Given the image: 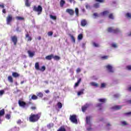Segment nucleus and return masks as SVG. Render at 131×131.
Returning a JSON list of instances; mask_svg holds the SVG:
<instances>
[{
	"mask_svg": "<svg viewBox=\"0 0 131 131\" xmlns=\"http://www.w3.org/2000/svg\"><path fill=\"white\" fill-rule=\"evenodd\" d=\"M28 53L29 54V57H33V56H34V53L33 52H31V51H30V50L28 51Z\"/></svg>",
	"mask_w": 131,
	"mask_h": 131,
	"instance_id": "nucleus-26",
	"label": "nucleus"
},
{
	"mask_svg": "<svg viewBox=\"0 0 131 131\" xmlns=\"http://www.w3.org/2000/svg\"><path fill=\"white\" fill-rule=\"evenodd\" d=\"M65 4H66L65 1H64V0L60 1V7H64V5H65Z\"/></svg>",
	"mask_w": 131,
	"mask_h": 131,
	"instance_id": "nucleus-27",
	"label": "nucleus"
},
{
	"mask_svg": "<svg viewBox=\"0 0 131 131\" xmlns=\"http://www.w3.org/2000/svg\"><path fill=\"white\" fill-rule=\"evenodd\" d=\"M126 68L127 69V70L131 71V66H127Z\"/></svg>",
	"mask_w": 131,
	"mask_h": 131,
	"instance_id": "nucleus-45",
	"label": "nucleus"
},
{
	"mask_svg": "<svg viewBox=\"0 0 131 131\" xmlns=\"http://www.w3.org/2000/svg\"><path fill=\"white\" fill-rule=\"evenodd\" d=\"M91 85L92 86H95V88H98L99 86V84L95 82H92L90 83Z\"/></svg>",
	"mask_w": 131,
	"mask_h": 131,
	"instance_id": "nucleus-19",
	"label": "nucleus"
},
{
	"mask_svg": "<svg viewBox=\"0 0 131 131\" xmlns=\"http://www.w3.org/2000/svg\"><path fill=\"white\" fill-rule=\"evenodd\" d=\"M8 80L9 81V82H11V83H13L14 82V80H13V77L11 76H9L8 77Z\"/></svg>",
	"mask_w": 131,
	"mask_h": 131,
	"instance_id": "nucleus-20",
	"label": "nucleus"
},
{
	"mask_svg": "<svg viewBox=\"0 0 131 131\" xmlns=\"http://www.w3.org/2000/svg\"><path fill=\"white\" fill-rule=\"evenodd\" d=\"M122 108V106L121 105H115L112 107V109H113L114 110H120Z\"/></svg>",
	"mask_w": 131,
	"mask_h": 131,
	"instance_id": "nucleus-11",
	"label": "nucleus"
},
{
	"mask_svg": "<svg viewBox=\"0 0 131 131\" xmlns=\"http://www.w3.org/2000/svg\"><path fill=\"white\" fill-rule=\"evenodd\" d=\"M93 15L95 16V17H97V16H98V13H95L93 14Z\"/></svg>",
	"mask_w": 131,
	"mask_h": 131,
	"instance_id": "nucleus-60",
	"label": "nucleus"
},
{
	"mask_svg": "<svg viewBox=\"0 0 131 131\" xmlns=\"http://www.w3.org/2000/svg\"><path fill=\"white\" fill-rule=\"evenodd\" d=\"M67 13H68L70 16H73L74 15V10L71 9H67L66 10Z\"/></svg>",
	"mask_w": 131,
	"mask_h": 131,
	"instance_id": "nucleus-10",
	"label": "nucleus"
},
{
	"mask_svg": "<svg viewBox=\"0 0 131 131\" xmlns=\"http://www.w3.org/2000/svg\"><path fill=\"white\" fill-rule=\"evenodd\" d=\"M11 40L13 42L14 46H17V42H18V37L16 35H14L11 37Z\"/></svg>",
	"mask_w": 131,
	"mask_h": 131,
	"instance_id": "nucleus-6",
	"label": "nucleus"
},
{
	"mask_svg": "<svg viewBox=\"0 0 131 131\" xmlns=\"http://www.w3.org/2000/svg\"><path fill=\"white\" fill-rule=\"evenodd\" d=\"M0 8L4 9V8H5V6L4 5H0Z\"/></svg>",
	"mask_w": 131,
	"mask_h": 131,
	"instance_id": "nucleus-59",
	"label": "nucleus"
},
{
	"mask_svg": "<svg viewBox=\"0 0 131 131\" xmlns=\"http://www.w3.org/2000/svg\"><path fill=\"white\" fill-rule=\"evenodd\" d=\"M91 118H92L91 116H87L86 117V122L87 123V124H89V125H91Z\"/></svg>",
	"mask_w": 131,
	"mask_h": 131,
	"instance_id": "nucleus-12",
	"label": "nucleus"
},
{
	"mask_svg": "<svg viewBox=\"0 0 131 131\" xmlns=\"http://www.w3.org/2000/svg\"><path fill=\"white\" fill-rule=\"evenodd\" d=\"M127 103H128V104H131V99L129 100H128V101H127Z\"/></svg>",
	"mask_w": 131,
	"mask_h": 131,
	"instance_id": "nucleus-63",
	"label": "nucleus"
},
{
	"mask_svg": "<svg viewBox=\"0 0 131 131\" xmlns=\"http://www.w3.org/2000/svg\"><path fill=\"white\" fill-rule=\"evenodd\" d=\"M127 91H128V92H131V86L129 87V88L127 89Z\"/></svg>",
	"mask_w": 131,
	"mask_h": 131,
	"instance_id": "nucleus-61",
	"label": "nucleus"
},
{
	"mask_svg": "<svg viewBox=\"0 0 131 131\" xmlns=\"http://www.w3.org/2000/svg\"><path fill=\"white\" fill-rule=\"evenodd\" d=\"M81 71V70H80V68H78L76 70V72L77 73H79V72H80Z\"/></svg>",
	"mask_w": 131,
	"mask_h": 131,
	"instance_id": "nucleus-54",
	"label": "nucleus"
},
{
	"mask_svg": "<svg viewBox=\"0 0 131 131\" xmlns=\"http://www.w3.org/2000/svg\"><path fill=\"white\" fill-rule=\"evenodd\" d=\"M45 93L46 94H49V93H50V90H46V91H45Z\"/></svg>",
	"mask_w": 131,
	"mask_h": 131,
	"instance_id": "nucleus-62",
	"label": "nucleus"
},
{
	"mask_svg": "<svg viewBox=\"0 0 131 131\" xmlns=\"http://www.w3.org/2000/svg\"><path fill=\"white\" fill-rule=\"evenodd\" d=\"M98 101L100 103H97L96 104V107L97 108H99L98 110L99 111H101V110H102V109H103V107L102 106V105H103V104L106 103V101H107V99H106L105 98H100V99H98Z\"/></svg>",
	"mask_w": 131,
	"mask_h": 131,
	"instance_id": "nucleus-2",
	"label": "nucleus"
},
{
	"mask_svg": "<svg viewBox=\"0 0 131 131\" xmlns=\"http://www.w3.org/2000/svg\"><path fill=\"white\" fill-rule=\"evenodd\" d=\"M87 129H88V131H91V130H92V128L91 127H89Z\"/></svg>",
	"mask_w": 131,
	"mask_h": 131,
	"instance_id": "nucleus-64",
	"label": "nucleus"
},
{
	"mask_svg": "<svg viewBox=\"0 0 131 131\" xmlns=\"http://www.w3.org/2000/svg\"><path fill=\"white\" fill-rule=\"evenodd\" d=\"M95 2H98V3H104V0H95Z\"/></svg>",
	"mask_w": 131,
	"mask_h": 131,
	"instance_id": "nucleus-51",
	"label": "nucleus"
},
{
	"mask_svg": "<svg viewBox=\"0 0 131 131\" xmlns=\"http://www.w3.org/2000/svg\"><path fill=\"white\" fill-rule=\"evenodd\" d=\"M40 70V71H45V70H46V67L42 66L41 68L40 69V70Z\"/></svg>",
	"mask_w": 131,
	"mask_h": 131,
	"instance_id": "nucleus-42",
	"label": "nucleus"
},
{
	"mask_svg": "<svg viewBox=\"0 0 131 131\" xmlns=\"http://www.w3.org/2000/svg\"><path fill=\"white\" fill-rule=\"evenodd\" d=\"M108 14H109L108 11H104L103 12H101L100 15H101V16H106V15H108Z\"/></svg>",
	"mask_w": 131,
	"mask_h": 131,
	"instance_id": "nucleus-21",
	"label": "nucleus"
},
{
	"mask_svg": "<svg viewBox=\"0 0 131 131\" xmlns=\"http://www.w3.org/2000/svg\"><path fill=\"white\" fill-rule=\"evenodd\" d=\"M35 68L36 70H40V69L39 68V63L36 62L35 64Z\"/></svg>",
	"mask_w": 131,
	"mask_h": 131,
	"instance_id": "nucleus-18",
	"label": "nucleus"
},
{
	"mask_svg": "<svg viewBox=\"0 0 131 131\" xmlns=\"http://www.w3.org/2000/svg\"><path fill=\"white\" fill-rule=\"evenodd\" d=\"M53 58V54H51L50 55L47 56L45 57V59L46 60H52Z\"/></svg>",
	"mask_w": 131,
	"mask_h": 131,
	"instance_id": "nucleus-16",
	"label": "nucleus"
},
{
	"mask_svg": "<svg viewBox=\"0 0 131 131\" xmlns=\"http://www.w3.org/2000/svg\"><path fill=\"white\" fill-rule=\"evenodd\" d=\"M69 2L71 4H76V2H75V0H69Z\"/></svg>",
	"mask_w": 131,
	"mask_h": 131,
	"instance_id": "nucleus-50",
	"label": "nucleus"
},
{
	"mask_svg": "<svg viewBox=\"0 0 131 131\" xmlns=\"http://www.w3.org/2000/svg\"><path fill=\"white\" fill-rule=\"evenodd\" d=\"M70 120L72 122H73V123H77V119H76V115H71L70 117Z\"/></svg>",
	"mask_w": 131,
	"mask_h": 131,
	"instance_id": "nucleus-8",
	"label": "nucleus"
},
{
	"mask_svg": "<svg viewBox=\"0 0 131 131\" xmlns=\"http://www.w3.org/2000/svg\"><path fill=\"white\" fill-rule=\"evenodd\" d=\"M31 110H33V111L36 110V106H31Z\"/></svg>",
	"mask_w": 131,
	"mask_h": 131,
	"instance_id": "nucleus-49",
	"label": "nucleus"
},
{
	"mask_svg": "<svg viewBox=\"0 0 131 131\" xmlns=\"http://www.w3.org/2000/svg\"><path fill=\"white\" fill-rule=\"evenodd\" d=\"M16 31H18V32H20L21 31H20V29L19 28V27H17L16 29Z\"/></svg>",
	"mask_w": 131,
	"mask_h": 131,
	"instance_id": "nucleus-57",
	"label": "nucleus"
},
{
	"mask_svg": "<svg viewBox=\"0 0 131 131\" xmlns=\"http://www.w3.org/2000/svg\"><path fill=\"white\" fill-rule=\"evenodd\" d=\"M12 76H13V77H15V78H17V77H19V76H20V74H19L17 72H13Z\"/></svg>",
	"mask_w": 131,
	"mask_h": 131,
	"instance_id": "nucleus-15",
	"label": "nucleus"
},
{
	"mask_svg": "<svg viewBox=\"0 0 131 131\" xmlns=\"http://www.w3.org/2000/svg\"><path fill=\"white\" fill-rule=\"evenodd\" d=\"M2 12L4 14H6V9H3Z\"/></svg>",
	"mask_w": 131,
	"mask_h": 131,
	"instance_id": "nucleus-58",
	"label": "nucleus"
},
{
	"mask_svg": "<svg viewBox=\"0 0 131 131\" xmlns=\"http://www.w3.org/2000/svg\"><path fill=\"white\" fill-rule=\"evenodd\" d=\"M50 17L51 19H52V20H57V16H53V15H50Z\"/></svg>",
	"mask_w": 131,
	"mask_h": 131,
	"instance_id": "nucleus-35",
	"label": "nucleus"
},
{
	"mask_svg": "<svg viewBox=\"0 0 131 131\" xmlns=\"http://www.w3.org/2000/svg\"><path fill=\"white\" fill-rule=\"evenodd\" d=\"M108 56H103L101 57V59L102 60H107V59H108Z\"/></svg>",
	"mask_w": 131,
	"mask_h": 131,
	"instance_id": "nucleus-39",
	"label": "nucleus"
},
{
	"mask_svg": "<svg viewBox=\"0 0 131 131\" xmlns=\"http://www.w3.org/2000/svg\"><path fill=\"white\" fill-rule=\"evenodd\" d=\"M16 19L17 20H24V17H20V16H16Z\"/></svg>",
	"mask_w": 131,
	"mask_h": 131,
	"instance_id": "nucleus-40",
	"label": "nucleus"
},
{
	"mask_svg": "<svg viewBox=\"0 0 131 131\" xmlns=\"http://www.w3.org/2000/svg\"><path fill=\"white\" fill-rule=\"evenodd\" d=\"M5 94V91L4 90L0 91V96H3Z\"/></svg>",
	"mask_w": 131,
	"mask_h": 131,
	"instance_id": "nucleus-47",
	"label": "nucleus"
},
{
	"mask_svg": "<svg viewBox=\"0 0 131 131\" xmlns=\"http://www.w3.org/2000/svg\"><path fill=\"white\" fill-rule=\"evenodd\" d=\"M48 36H52L53 35V32L50 31L48 32Z\"/></svg>",
	"mask_w": 131,
	"mask_h": 131,
	"instance_id": "nucleus-43",
	"label": "nucleus"
},
{
	"mask_svg": "<svg viewBox=\"0 0 131 131\" xmlns=\"http://www.w3.org/2000/svg\"><path fill=\"white\" fill-rule=\"evenodd\" d=\"M126 16L127 18H130V19H131V13H127Z\"/></svg>",
	"mask_w": 131,
	"mask_h": 131,
	"instance_id": "nucleus-41",
	"label": "nucleus"
},
{
	"mask_svg": "<svg viewBox=\"0 0 131 131\" xmlns=\"http://www.w3.org/2000/svg\"><path fill=\"white\" fill-rule=\"evenodd\" d=\"M89 108V104H86L84 106H82V112H85L86 109Z\"/></svg>",
	"mask_w": 131,
	"mask_h": 131,
	"instance_id": "nucleus-13",
	"label": "nucleus"
},
{
	"mask_svg": "<svg viewBox=\"0 0 131 131\" xmlns=\"http://www.w3.org/2000/svg\"><path fill=\"white\" fill-rule=\"evenodd\" d=\"M54 126V123H49L47 125V127L48 128L51 129L52 128V127H53Z\"/></svg>",
	"mask_w": 131,
	"mask_h": 131,
	"instance_id": "nucleus-30",
	"label": "nucleus"
},
{
	"mask_svg": "<svg viewBox=\"0 0 131 131\" xmlns=\"http://www.w3.org/2000/svg\"><path fill=\"white\" fill-rule=\"evenodd\" d=\"M70 36H71L72 41L73 42H75V38L74 37V36L72 35H70Z\"/></svg>",
	"mask_w": 131,
	"mask_h": 131,
	"instance_id": "nucleus-37",
	"label": "nucleus"
},
{
	"mask_svg": "<svg viewBox=\"0 0 131 131\" xmlns=\"http://www.w3.org/2000/svg\"><path fill=\"white\" fill-rule=\"evenodd\" d=\"M112 47H113V48H117V46L115 43L112 44Z\"/></svg>",
	"mask_w": 131,
	"mask_h": 131,
	"instance_id": "nucleus-55",
	"label": "nucleus"
},
{
	"mask_svg": "<svg viewBox=\"0 0 131 131\" xmlns=\"http://www.w3.org/2000/svg\"><path fill=\"white\" fill-rule=\"evenodd\" d=\"M121 123L122 125H127V123L126 121H122Z\"/></svg>",
	"mask_w": 131,
	"mask_h": 131,
	"instance_id": "nucleus-46",
	"label": "nucleus"
},
{
	"mask_svg": "<svg viewBox=\"0 0 131 131\" xmlns=\"http://www.w3.org/2000/svg\"><path fill=\"white\" fill-rule=\"evenodd\" d=\"M33 11H34V12H37L38 15H40L42 12V7H41L40 5L38 6V7L34 6L33 7Z\"/></svg>",
	"mask_w": 131,
	"mask_h": 131,
	"instance_id": "nucleus-4",
	"label": "nucleus"
},
{
	"mask_svg": "<svg viewBox=\"0 0 131 131\" xmlns=\"http://www.w3.org/2000/svg\"><path fill=\"white\" fill-rule=\"evenodd\" d=\"M114 98H119V94H115L114 95Z\"/></svg>",
	"mask_w": 131,
	"mask_h": 131,
	"instance_id": "nucleus-53",
	"label": "nucleus"
},
{
	"mask_svg": "<svg viewBox=\"0 0 131 131\" xmlns=\"http://www.w3.org/2000/svg\"><path fill=\"white\" fill-rule=\"evenodd\" d=\"M83 92H84V89H82L80 91L78 92L77 93L78 96H80V95H83Z\"/></svg>",
	"mask_w": 131,
	"mask_h": 131,
	"instance_id": "nucleus-28",
	"label": "nucleus"
},
{
	"mask_svg": "<svg viewBox=\"0 0 131 131\" xmlns=\"http://www.w3.org/2000/svg\"><path fill=\"white\" fill-rule=\"evenodd\" d=\"M26 37L28 41H31L32 40V38L29 36V34H28V33H27L26 34Z\"/></svg>",
	"mask_w": 131,
	"mask_h": 131,
	"instance_id": "nucleus-14",
	"label": "nucleus"
},
{
	"mask_svg": "<svg viewBox=\"0 0 131 131\" xmlns=\"http://www.w3.org/2000/svg\"><path fill=\"white\" fill-rule=\"evenodd\" d=\"M53 59H54V60H56V61H59V60H60L61 58L60 57V56H58L57 55H53Z\"/></svg>",
	"mask_w": 131,
	"mask_h": 131,
	"instance_id": "nucleus-24",
	"label": "nucleus"
},
{
	"mask_svg": "<svg viewBox=\"0 0 131 131\" xmlns=\"http://www.w3.org/2000/svg\"><path fill=\"white\" fill-rule=\"evenodd\" d=\"M105 68L111 73H114V70H113V67H112V66L108 64L105 66Z\"/></svg>",
	"mask_w": 131,
	"mask_h": 131,
	"instance_id": "nucleus-9",
	"label": "nucleus"
},
{
	"mask_svg": "<svg viewBox=\"0 0 131 131\" xmlns=\"http://www.w3.org/2000/svg\"><path fill=\"white\" fill-rule=\"evenodd\" d=\"M125 115H131V112H128V113H125Z\"/></svg>",
	"mask_w": 131,
	"mask_h": 131,
	"instance_id": "nucleus-56",
	"label": "nucleus"
},
{
	"mask_svg": "<svg viewBox=\"0 0 131 131\" xmlns=\"http://www.w3.org/2000/svg\"><path fill=\"white\" fill-rule=\"evenodd\" d=\"M21 123H22V121L21 120V119L18 120L17 121V124H21Z\"/></svg>",
	"mask_w": 131,
	"mask_h": 131,
	"instance_id": "nucleus-48",
	"label": "nucleus"
},
{
	"mask_svg": "<svg viewBox=\"0 0 131 131\" xmlns=\"http://www.w3.org/2000/svg\"><path fill=\"white\" fill-rule=\"evenodd\" d=\"M94 8H96V9H98V8H99L100 5L99 3H96L93 5Z\"/></svg>",
	"mask_w": 131,
	"mask_h": 131,
	"instance_id": "nucleus-36",
	"label": "nucleus"
},
{
	"mask_svg": "<svg viewBox=\"0 0 131 131\" xmlns=\"http://www.w3.org/2000/svg\"><path fill=\"white\" fill-rule=\"evenodd\" d=\"M108 32H113V33H118L120 32V30L119 29H113V28L110 27L107 29Z\"/></svg>",
	"mask_w": 131,
	"mask_h": 131,
	"instance_id": "nucleus-7",
	"label": "nucleus"
},
{
	"mask_svg": "<svg viewBox=\"0 0 131 131\" xmlns=\"http://www.w3.org/2000/svg\"><path fill=\"white\" fill-rule=\"evenodd\" d=\"M81 81V78H79L77 82L76 83H75V87L77 88V86H78V85H79V83H80V82Z\"/></svg>",
	"mask_w": 131,
	"mask_h": 131,
	"instance_id": "nucleus-22",
	"label": "nucleus"
},
{
	"mask_svg": "<svg viewBox=\"0 0 131 131\" xmlns=\"http://www.w3.org/2000/svg\"><path fill=\"white\" fill-rule=\"evenodd\" d=\"M18 105L19 107H21L22 108H26L28 107V105H33V103L31 102H29L27 104L26 102L19 100H18Z\"/></svg>",
	"mask_w": 131,
	"mask_h": 131,
	"instance_id": "nucleus-3",
	"label": "nucleus"
},
{
	"mask_svg": "<svg viewBox=\"0 0 131 131\" xmlns=\"http://www.w3.org/2000/svg\"><path fill=\"white\" fill-rule=\"evenodd\" d=\"M75 13L77 17H78V16H79V10H78V8H75Z\"/></svg>",
	"mask_w": 131,
	"mask_h": 131,
	"instance_id": "nucleus-25",
	"label": "nucleus"
},
{
	"mask_svg": "<svg viewBox=\"0 0 131 131\" xmlns=\"http://www.w3.org/2000/svg\"><path fill=\"white\" fill-rule=\"evenodd\" d=\"M38 99V97L36 96L35 95H33L31 97V98L30 99V101H31V100H37Z\"/></svg>",
	"mask_w": 131,
	"mask_h": 131,
	"instance_id": "nucleus-23",
	"label": "nucleus"
},
{
	"mask_svg": "<svg viewBox=\"0 0 131 131\" xmlns=\"http://www.w3.org/2000/svg\"><path fill=\"white\" fill-rule=\"evenodd\" d=\"M108 18H110V19H114V16H113V14L111 13L109 16H108Z\"/></svg>",
	"mask_w": 131,
	"mask_h": 131,
	"instance_id": "nucleus-38",
	"label": "nucleus"
},
{
	"mask_svg": "<svg viewBox=\"0 0 131 131\" xmlns=\"http://www.w3.org/2000/svg\"><path fill=\"white\" fill-rule=\"evenodd\" d=\"M105 86H106V84L104 83H101V88H105Z\"/></svg>",
	"mask_w": 131,
	"mask_h": 131,
	"instance_id": "nucleus-52",
	"label": "nucleus"
},
{
	"mask_svg": "<svg viewBox=\"0 0 131 131\" xmlns=\"http://www.w3.org/2000/svg\"><path fill=\"white\" fill-rule=\"evenodd\" d=\"M12 21H13V15L9 14L6 17V23L7 25H10Z\"/></svg>",
	"mask_w": 131,
	"mask_h": 131,
	"instance_id": "nucleus-5",
	"label": "nucleus"
},
{
	"mask_svg": "<svg viewBox=\"0 0 131 131\" xmlns=\"http://www.w3.org/2000/svg\"><path fill=\"white\" fill-rule=\"evenodd\" d=\"M30 3H29V0H26L25 1V6L26 7H30Z\"/></svg>",
	"mask_w": 131,
	"mask_h": 131,
	"instance_id": "nucleus-29",
	"label": "nucleus"
},
{
	"mask_svg": "<svg viewBox=\"0 0 131 131\" xmlns=\"http://www.w3.org/2000/svg\"><path fill=\"white\" fill-rule=\"evenodd\" d=\"M93 46H94V47H95V48H98V47H99V44H98V43H96V42H93Z\"/></svg>",
	"mask_w": 131,
	"mask_h": 131,
	"instance_id": "nucleus-44",
	"label": "nucleus"
},
{
	"mask_svg": "<svg viewBox=\"0 0 131 131\" xmlns=\"http://www.w3.org/2000/svg\"><path fill=\"white\" fill-rule=\"evenodd\" d=\"M40 118V114H31L29 118L30 122H36Z\"/></svg>",
	"mask_w": 131,
	"mask_h": 131,
	"instance_id": "nucleus-1",
	"label": "nucleus"
},
{
	"mask_svg": "<svg viewBox=\"0 0 131 131\" xmlns=\"http://www.w3.org/2000/svg\"><path fill=\"white\" fill-rule=\"evenodd\" d=\"M58 109H61L62 107V103L59 102L57 104Z\"/></svg>",
	"mask_w": 131,
	"mask_h": 131,
	"instance_id": "nucleus-31",
	"label": "nucleus"
},
{
	"mask_svg": "<svg viewBox=\"0 0 131 131\" xmlns=\"http://www.w3.org/2000/svg\"><path fill=\"white\" fill-rule=\"evenodd\" d=\"M81 25L83 27H84V26H85V25H86V20L85 19H82L81 21Z\"/></svg>",
	"mask_w": 131,
	"mask_h": 131,
	"instance_id": "nucleus-17",
	"label": "nucleus"
},
{
	"mask_svg": "<svg viewBox=\"0 0 131 131\" xmlns=\"http://www.w3.org/2000/svg\"><path fill=\"white\" fill-rule=\"evenodd\" d=\"M37 96L39 98H42V97H43V94H42L41 92H39L37 94Z\"/></svg>",
	"mask_w": 131,
	"mask_h": 131,
	"instance_id": "nucleus-34",
	"label": "nucleus"
},
{
	"mask_svg": "<svg viewBox=\"0 0 131 131\" xmlns=\"http://www.w3.org/2000/svg\"><path fill=\"white\" fill-rule=\"evenodd\" d=\"M5 118L6 119H11V114H7L5 116Z\"/></svg>",
	"mask_w": 131,
	"mask_h": 131,
	"instance_id": "nucleus-32",
	"label": "nucleus"
},
{
	"mask_svg": "<svg viewBox=\"0 0 131 131\" xmlns=\"http://www.w3.org/2000/svg\"><path fill=\"white\" fill-rule=\"evenodd\" d=\"M83 37V36L82 35V34H80L78 36V39H79V40H81Z\"/></svg>",
	"mask_w": 131,
	"mask_h": 131,
	"instance_id": "nucleus-33",
	"label": "nucleus"
}]
</instances>
